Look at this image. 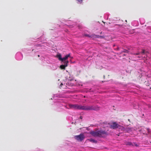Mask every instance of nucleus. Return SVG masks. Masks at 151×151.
Returning <instances> with one entry per match:
<instances>
[{"label": "nucleus", "mask_w": 151, "mask_h": 151, "mask_svg": "<svg viewBox=\"0 0 151 151\" xmlns=\"http://www.w3.org/2000/svg\"><path fill=\"white\" fill-rule=\"evenodd\" d=\"M69 106L70 108L73 109H77L85 110L98 111L100 109L99 107L94 105L82 106L78 104H69Z\"/></svg>", "instance_id": "obj_1"}, {"label": "nucleus", "mask_w": 151, "mask_h": 151, "mask_svg": "<svg viewBox=\"0 0 151 151\" xmlns=\"http://www.w3.org/2000/svg\"><path fill=\"white\" fill-rule=\"evenodd\" d=\"M91 134L94 137H104L107 135V133L105 131L102 130L97 131H93L90 132Z\"/></svg>", "instance_id": "obj_2"}, {"label": "nucleus", "mask_w": 151, "mask_h": 151, "mask_svg": "<svg viewBox=\"0 0 151 151\" xmlns=\"http://www.w3.org/2000/svg\"><path fill=\"white\" fill-rule=\"evenodd\" d=\"M74 138L78 141L81 142L84 139L85 136L83 134H81L79 135L75 136Z\"/></svg>", "instance_id": "obj_3"}, {"label": "nucleus", "mask_w": 151, "mask_h": 151, "mask_svg": "<svg viewBox=\"0 0 151 151\" xmlns=\"http://www.w3.org/2000/svg\"><path fill=\"white\" fill-rule=\"evenodd\" d=\"M120 125L115 122H113L110 125V127L113 129H116L119 127Z\"/></svg>", "instance_id": "obj_4"}, {"label": "nucleus", "mask_w": 151, "mask_h": 151, "mask_svg": "<svg viewBox=\"0 0 151 151\" xmlns=\"http://www.w3.org/2000/svg\"><path fill=\"white\" fill-rule=\"evenodd\" d=\"M67 66V65L66 64H65V65H61L60 66V68L61 69L63 70H65V68Z\"/></svg>", "instance_id": "obj_5"}, {"label": "nucleus", "mask_w": 151, "mask_h": 151, "mask_svg": "<svg viewBox=\"0 0 151 151\" xmlns=\"http://www.w3.org/2000/svg\"><path fill=\"white\" fill-rule=\"evenodd\" d=\"M68 57H70V54L69 53L66 55L65 57L63 58V61H65L68 58Z\"/></svg>", "instance_id": "obj_6"}, {"label": "nucleus", "mask_w": 151, "mask_h": 151, "mask_svg": "<svg viewBox=\"0 0 151 151\" xmlns=\"http://www.w3.org/2000/svg\"><path fill=\"white\" fill-rule=\"evenodd\" d=\"M57 56L60 60L63 61V58H61V54H58L57 55Z\"/></svg>", "instance_id": "obj_7"}, {"label": "nucleus", "mask_w": 151, "mask_h": 151, "mask_svg": "<svg viewBox=\"0 0 151 151\" xmlns=\"http://www.w3.org/2000/svg\"><path fill=\"white\" fill-rule=\"evenodd\" d=\"M146 52H145V50L142 49V51L140 53L141 55H143L145 54Z\"/></svg>", "instance_id": "obj_8"}, {"label": "nucleus", "mask_w": 151, "mask_h": 151, "mask_svg": "<svg viewBox=\"0 0 151 151\" xmlns=\"http://www.w3.org/2000/svg\"><path fill=\"white\" fill-rule=\"evenodd\" d=\"M91 142H92L93 143H97V141L93 139H91L90 140Z\"/></svg>", "instance_id": "obj_9"}, {"label": "nucleus", "mask_w": 151, "mask_h": 151, "mask_svg": "<svg viewBox=\"0 0 151 151\" xmlns=\"http://www.w3.org/2000/svg\"><path fill=\"white\" fill-rule=\"evenodd\" d=\"M125 145H132V144L131 142H128L125 143Z\"/></svg>", "instance_id": "obj_10"}, {"label": "nucleus", "mask_w": 151, "mask_h": 151, "mask_svg": "<svg viewBox=\"0 0 151 151\" xmlns=\"http://www.w3.org/2000/svg\"><path fill=\"white\" fill-rule=\"evenodd\" d=\"M63 62H64V65L65 64H67V65H68V63L69 62L68 61V60L66 61V60H65V61H63Z\"/></svg>", "instance_id": "obj_11"}, {"label": "nucleus", "mask_w": 151, "mask_h": 151, "mask_svg": "<svg viewBox=\"0 0 151 151\" xmlns=\"http://www.w3.org/2000/svg\"><path fill=\"white\" fill-rule=\"evenodd\" d=\"M134 55H141L140 53L139 52H138L137 53H134L133 54Z\"/></svg>", "instance_id": "obj_12"}, {"label": "nucleus", "mask_w": 151, "mask_h": 151, "mask_svg": "<svg viewBox=\"0 0 151 151\" xmlns=\"http://www.w3.org/2000/svg\"><path fill=\"white\" fill-rule=\"evenodd\" d=\"M128 52V51L127 50H126L125 49L122 52H127V53Z\"/></svg>", "instance_id": "obj_13"}, {"label": "nucleus", "mask_w": 151, "mask_h": 151, "mask_svg": "<svg viewBox=\"0 0 151 151\" xmlns=\"http://www.w3.org/2000/svg\"><path fill=\"white\" fill-rule=\"evenodd\" d=\"M84 36L86 37H91V36L90 35H88V34H85L84 35Z\"/></svg>", "instance_id": "obj_14"}, {"label": "nucleus", "mask_w": 151, "mask_h": 151, "mask_svg": "<svg viewBox=\"0 0 151 151\" xmlns=\"http://www.w3.org/2000/svg\"><path fill=\"white\" fill-rule=\"evenodd\" d=\"M97 37L102 38H104V37L103 36L98 35L97 36Z\"/></svg>", "instance_id": "obj_15"}, {"label": "nucleus", "mask_w": 151, "mask_h": 151, "mask_svg": "<svg viewBox=\"0 0 151 151\" xmlns=\"http://www.w3.org/2000/svg\"><path fill=\"white\" fill-rule=\"evenodd\" d=\"M80 3H82V2L83 1V0H77Z\"/></svg>", "instance_id": "obj_16"}, {"label": "nucleus", "mask_w": 151, "mask_h": 151, "mask_svg": "<svg viewBox=\"0 0 151 151\" xmlns=\"http://www.w3.org/2000/svg\"><path fill=\"white\" fill-rule=\"evenodd\" d=\"M140 55V56H138V58H142V55Z\"/></svg>", "instance_id": "obj_17"}, {"label": "nucleus", "mask_w": 151, "mask_h": 151, "mask_svg": "<svg viewBox=\"0 0 151 151\" xmlns=\"http://www.w3.org/2000/svg\"><path fill=\"white\" fill-rule=\"evenodd\" d=\"M80 118L81 119H82V116H80Z\"/></svg>", "instance_id": "obj_18"}, {"label": "nucleus", "mask_w": 151, "mask_h": 151, "mask_svg": "<svg viewBox=\"0 0 151 151\" xmlns=\"http://www.w3.org/2000/svg\"><path fill=\"white\" fill-rule=\"evenodd\" d=\"M135 146H137V147L138 146V145H137V144H136V145H135Z\"/></svg>", "instance_id": "obj_19"}, {"label": "nucleus", "mask_w": 151, "mask_h": 151, "mask_svg": "<svg viewBox=\"0 0 151 151\" xmlns=\"http://www.w3.org/2000/svg\"><path fill=\"white\" fill-rule=\"evenodd\" d=\"M63 85V83H61L60 84V86H61V85Z\"/></svg>", "instance_id": "obj_20"}, {"label": "nucleus", "mask_w": 151, "mask_h": 151, "mask_svg": "<svg viewBox=\"0 0 151 151\" xmlns=\"http://www.w3.org/2000/svg\"><path fill=\"white\" fill-rule=\"evenodd\" d=\"M38 57H40V55H38Z\"/></svg>", "instance_id": "obj_21"}, {"label": "nucleus", "mask_w": 151, "mask_h": 151, "mask_svg": "<svg viewBox=\"0 0 151 151\" xmlns=\"http://www.w3.org/2000/svg\"><path fill=\"white\" fill-rule=\"evenodd\" d=\"M33 50H33H33H32V51H33Z\"/></svg>", "instance_id": "obj_22"}]
</instances>
